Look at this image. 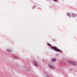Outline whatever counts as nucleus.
Returning <instances> with one entry per match:
<instances>
[{
    "mask_svg": "<svg viewBox=\"0 0 77 77\" xmlns=\"http://www.w3.org/2000/svg\"><path fill=\"white\" fill-rule=\"evenodd\" d=\"M45 77H49V76L48 75V74L46 75Z\"/></svg>",
    "mask_w": 77,
    "mask_h": 77,
    "instance_id": "6",
    "label": "nucleus"
},
{
    "mask_svg": "<svg viewBox=\"0 0 77 77\" xmlns=\"http://www.w3.org/2000/svg\"><path fill=\"white\" fill-rule=\"evenodd\" d=\"M56 60L55 58H53L52 60L53 62H55Z\"/></svg>",
    "mask_w": 77,
    "mask_h": 77,
    "instance_id": "5",
    "label": "nucleus"
},
{
    "mask_svg": "<svg viewBox=\"0 0 77 77\" xmlns=\"http://www.w3.org/2000/svg\"><path fill=\"white\" fill-rule=\"evenodd\" d=\"M49 67L51 68H52V69H54V66H53V65H51V64H49Z\"/></svg>",
    "mask_w": 77,
    "mask_h": 77,
    "instance_id": "3",
    "label": "nucleus"
},
{
    "mask_svg": "<svg viewBox=\"0 0 77 77\" xmlns=\"http://www.w3.org/2000/svg\"><path fill=\"white\" fill-rule=\"evenodd\" d=\"M54 1L55 2H57V0H54Z\"/></svg>",
    "mask_w": 77,
    "mask_h": 77,
    "instance_id": "8",
    "label": "nucleus"
},
{
    "mask_svg": "<svg viewBox=\"0 0 77 77\" xmlns=\"http://www.w3.org/2000/svg\"><path fill=\"white\" fill-rule=\"evenodd\" d=\"M51 48L57 51H60V50L55 47H51Z\"/></svg>",
    "mask_w": 77,
    "mask_h": 77,
    "instance_id": "1",
    "label": "nucleus"
},
{
    "mask_svg": "<svg viewBox=\"0 0 77 77\" xmlns=\"http://www.w3.org/2000/svg\"><path fill=\"white\" fill-rule=\"evenodd\" d=\"M48 45H49L50 46H51V45H50V44L49 43L48 44Z\"/></svg>",
    "mask_w": 77,
    "mask_h": 77,
    "instance_id": "7",
    "label": "nucleus"
},
{
    "mask_svg": "<svg viewBox=\"0 0 77 77\" xmlns=\"http://www.w3.org/2000/svg\"><path fill=\"white\" fill-rule=\"evenodd\" d=\"M15 59H17V57H15Z\"/></svg>",
    "mask_w": 77,
    "mask_h": 77,
    "instance_id": "9",
    "label": "nucleus"
},
{
    "mask_svg": "<svg viewBox=\"0 0 77 77\" xmlns=\"http://www.w3.org/2000/svg\"><path fill=\"white\" fill-rule=\"evenodd\" d=\"M33 62L34 63L35 66L36 67L38 66V63H37V62L35 60H34L33 61Z\"/></svg>",
    "mask_w": 77,
    "mask_h": 77,
    "instance_id": "2",
    "label": "nucleus"
},
{
    "mask_svg": "<svg viewBox=\"0 0 77 77\" xmlns=\"http://www.w3.org/2000/svg\"><path fill=\"white\" fill-rule=\"evenodd\" d=\"M71 63H72V65H75L76 64L75 63L73 62H71Z\"/></svg>",
    "mask_w": 77,
    "mask_h": 77,
    "instance_id": "4",
    "label": "nucleus"
}]
</instances>
